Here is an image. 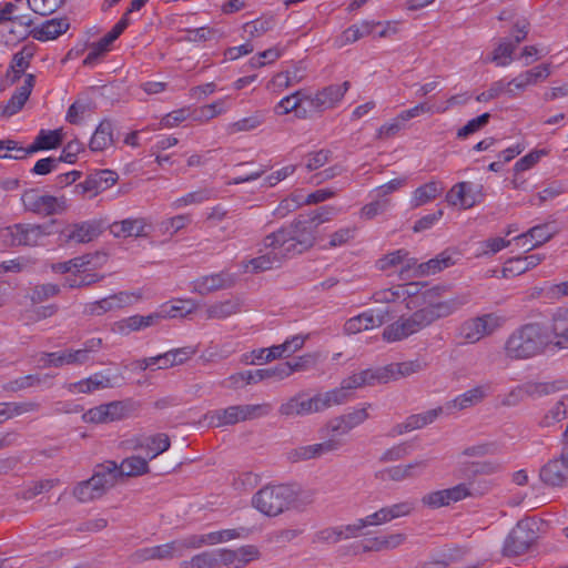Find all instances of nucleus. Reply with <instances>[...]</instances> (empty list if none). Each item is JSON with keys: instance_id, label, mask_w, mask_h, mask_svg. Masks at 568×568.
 I'll return each instance as SVG.
<instances>
[{"instance_id": "obj_16", "label": "nucleus", "mask_w": 568, "mask_h": 568, "mask_svg": "<svg viewBox=\"0 0 568 568\" xmlns=\"http://www.w3.org/2000/svg\"><path fill=\"white\" fill-rule=\"evenodd\" d=\"M389 317L390 313L387 308L367 310L347 320L344 324V332L348 335H353L379 327L389 320Z\"/></svg>"}, {"instance_id": "obj_27", "label": "nucleus", "mask_w": 568, "mask_h": 568, "mask_svg": "<svg viewBox=\"0 0 568 568\" xmlns=\"http://www.w3.org/2000/svg\"><path fill=\"white\" fill-rule=\"evenodd\" d=\"M266 379L283 381L278 365L270 368L240 372L229 377L230 386L232 387H239L241 384H256Z\"/></svg>"}, {"instance_id": "obj_39", "label": "nucleus", "mask_w": 568, "mask_h": 568, "mask_svg": "<svg viewBox=\"0 0 568 568\" xmlns=\"http://www.w3.org/2000/svg\"><path fill=\"white\" fill-rule=\"evenodd\" d=\"M34 77L32 74H28L24 78L23 83L17 88L16 92L12 94L11 99L6 104L2 113L6 116H11L18 113L29 99L31 91L34 87Z\"/></svg>"}, {"instance_id": "obj_62", "label": "nucleus", "mask_w": 568, "mask_h": 568, "mask_svg": "<svg viewBox=\"0 0 568 568\" xmlns=\"http://www.w3.org/2000/svg\"><path fill=\"white\" fill-rule=\"evenodd\" d=\"M191 219L187 214H179L172 217L164 219L158 225L159 231L162 235L173 236L179 231L183 230L190 224Z\"/></svg>"}, {"instance_id": "obj_17", "label": "nucleus", "mask_w": 568, "mask_h": 568, "mask_svg": "<svg viewBox=\"0 0 568 568\" xmlns=\"http://www.w3.org/2000/svg\"><path fill=\"white\" fill-rule=\"evenodd\" d=\"M342 442L336 438H329L323 443L298 446L286 452L285 456L290 463H302L317 459L325 454L338 450Z\"/></svg>"}, {"instance_id": "obj_34", "label": "nucleus", "mask_w": 568, "mask_h": 568, "mask_svg": "<svg viewBox=\"0 0 568 568\" xmlns=\"http://www.w3.org/2000/svg\"><path fill=\"white\" fill-rule=\"evenodd\" d=\"M304 102L308 103L307 92L298 90L291 95L284 97L275 105L274 111L278 115H285L291 112H295L297 118L305 119L308 116V112L302 106Z\"/></svg>"}, {"instance_id": "obj_61", "label": "nucleus", "mask_w": 568, "mask_h": 568, "mask_svg": "<svg viewBox=\"0 0 568 568\" xmlns=\"http://www.w3.org/2000/svg\"><path fill=\"white\" fill-rule=\"evenodd\" d=\"M212 191L209 189H201L197 191L190 192L171 203L173 210H180L189 205L201 204L212 199Z\"/></svg>"}, {"instance_id": "obj_22", "label": "nucleus", "mask_w": 568, "mask_h": 568, "mask_svg": "<svg viewBox=\"0 0 568 568\" xmlns=\"http://www.w3.org/2000/svg\"><path fill=\"white\" fill-rule=\"evenodd\" d=\"M101 234V225L97 221H84L65 226L60 237L64 243H89Z\"/></svg>"}, {"instance_id": "obj_59", "label": "nucleus", "mask_w": 568, "mask_h": 568, "mask_svg": "<svg viewBox=\"0 0 568 568\" xmlns=\"http://www.w3.org/2000/svg\"><path fill=\"white\" fill-rule=\"evenodd\" d=\"M517 45L511 41H507L504 39L494 49L491 54L487 58V61L494 62L498 67H506L511 63L513 53Z\"/></svg>"}, {"instance_id": "obj_30", "label": "nucleus", "mask_w": 568, "mask_h": 568, "mask_svg": "<svg viewBox=\"0 0 568 568\" xmlns=\"http://www.w3.org/2000/svg\"><path fill=\"white\" fill-rule=\"evenodd\" d=\"M378 368L382 383L387 384L389 382L419 373L423 371L424 366L419 361H408L402 363H390Z\"/></svg>"}, {"instance_id": "obj_37", "label": "nucleus", "mask_w": 568, "mask_h": 568, "mask_svg": "<svg viewBox=\"0 0 568 568\" xmlns=\"http://www.w3.org/2000/svg\"><path fill=\"white\" fill-rule=\"evenodd\" d=\"M92 478L99 481L97 484L103 494L114 487L122 479L121 471L118 469V464L112 460H108L98 465L92 475Z\"/></svg>"}, {"instance_id": "obj_55", "label": "nucleus", "mask_w": 568, "mask_h": 568, "mask_svg": "<svg viewBox=\"0 0 568 568\" xmlns=\"http://www.w3.org/2000/svg\"><path fill=\"white\" fill-rule=\"evenodd\" d=\"M219 549L213 551L200 552L189 560L180 562V568H217L220 567L219 561Z\"/></svg>"}, {"instance_id": "obj_58", "label": "nucleus", "mask_w": 568, "mask_h": 568, "mask_svg": "<svg viewBox=\"0 0 568 568\" xmlns=\"http://www.w3.org/2000/svg\"><path fill=\"white\" fill-rule=\"evenodd\" d=\"M59 293V285L53 283H43L30 287L27 297L32 304H40L57 296Z\"/></svg>"}, {"instance_id": "obj_48", "label": "nucleus", "mask_w": 568, "mask_h": 568, "mask_svg": "<svg viewBox=\"0 0 568 568\" xmlns=\"http://www.w3.org/2000/svg\"><path fill=\"white\" fill-rule=\"evenodd\" d=\"M317 361V353H308L295 358L292 362L278 364L282 378L285 379L295 372H305L310 368H313L316 365Z\"/></svg>"}, {"instance_id": "obj_29", "label": "nucleus", "mask_w": 568, "mask_h": 568, "mask_svg": "<svg viewBox=\"0 0 568 568\" xmlns=\"http://www.w3.org/2000/svg\"><path fill=\"white\" fill-rule=\"evenodd\" d=\"M70 28L67 18H53L43 21L39 26H34L30 30V36L38 41L54 40L65 33Z\"/></svg>"}, {"instance_id": "obj_15", "label": "nucleus", "mask_w": 568, "mask_h": 568, "mask_svg": "<svg viewBox=\"0 0 568 568\" xmlns=\"http://www.w3.org/2000/svg\"><path fill=\"white\" fill-rule=\"evenodd\" d=\"M535 540V531L529 521H519L504 544V555L508 557L525 554Z\"/></svg>"}, {"instance_id": "obj_38", "label": "nucleus", "mask_w": 568, "mask_h": 568, "mask_svg": "<svg viewBox=\"0 0 568 568\" xmlns=\"http://www.w3.org/2000/svg\"><path fill=\"white\" fill-rule=\"evenodd\" d=\"M112 386L110 377L100 372L82 381L69 383L65 385V388L71 394H90L94 390L110 388Z\"/></svg>"}, {"instance_id": "obj_4", "label": "nucleus", "mask_w": 568, "mask_h": 568, "mask_svg": "<svg viewBox=\"0 0 568 568\" xmlns=\"http://www.w3.org/2000/svg\"><path fill=\"white\" fill-rule=\"evenodd\" d=\"M271 409L272 406L267 403L233 405L207 412L204 415V420L211 427H222L266 416Z\"/></svg>"}, {"instance_id": "obj_6", "label": "nucleus", "mask_w": 568, "mask_h": 568, "mask_svg": "<svg viewBox=\"0 0 568 568\" xmlns=\"http://www.w3.org/2000/svg\"><path fill=\"white\" fill-rule=\"evenodd\" d=\"M18 6L9 2L0 10V42L11 45L30 36V16L18 14Z\"/></svg>"}, {"instance_id": "obj_1", "label": "nucleus", "mask_w": 568, "mask_h": 568, "mask_svg": "<svg viewBox=\"0 0 568 568\" xmlns=\"http://www.w3.org/2000/svg\"><path fill=\"white\" fill-rule=\"evenodd\" d=\"M469 301L466 294L445 296V290L432 287L418 294L416 302L420 306L408 316H400L383 331V339L388 343L399 342L428 327L434 322L448 317Z\"/></svg>"}, {"instance_id": "obj_51", "label": "nucleus", "mask_w": 568, "mask_h": 568, "mask_svg": "<svg viewBox=\"0 0 568 568\" xmlns=\"http://www.w3.org/2000/svg\"><path fill=\"white\" fill-rule=\"evenodd\" d=\"M171 442L166 434H155L140 442L138 447L145 450L150 459L158 457L160 454L170 448Z\"/></svg>"}, {"instance_id": "obj_40", "label": "nucleus", "mask_w": 568, "mask_h": 568, "mask_svg": "<svg viewBox=\"0 0 568 568\" xmlns=\"http://www.w3.org/2000/svg\"><path fill=\"white\" fill-rule=\"evenodd\" d=\"M407 540L405 532H389L367 540L365 549L368 551H390L402 547Z\"/></svg>"}, {"instance_id": "obj_20", "label": "nucleus", "mask_w": 568, "mask_h": 568, "mask_svg": "<svg viewBox=\"0 0 568 568\" xmlns=\"http://www.w3.org/2000/svg\"><path fill=\"white\" fill-rule=\"evenodd\" d=\"M237 282V276L229 271H221L209 275L197 277L192 283L194 292L201 295H207L215 291L233 287Z\"/></svg>"}, {"instance_id": "obj_44", "label": "nucleus", "mask_w": 568, "mask_h": 568, "mask_svg": "<svg viewBox=\"0 0 568 568\" xmlns=\"http://www.w3.org/2000/svg\"><path fill=\"white\" fill-rule=\"evenodd\" d=\"M375 29V21L364 20L359 24H352L336 38L335 45L343 48L347 44L354 43L366 36L373 34Z\"/></svg>"}, {"instance_id": "obj_32", "label": "nucleus", "mask_w": 568, "mask_h": 568, "mask_svg": "<svg viewBox=\"0 0 568 568\" xmlns=\"http://www.w3.org/2000/svg\"><path fill=\"white\" fill-rule=\"evenodd\" d=\"M159 323V316L154 313L149 315H132L118 321L113 325V332L120 335H129L132 332H138Z\"/></svg>"}, {"instance_id": "obj_11", "label": "nucleus", "mask_w": 568, "mask_h": 568, "mask_svg": "<svg viewBox=\"0 0 568 568\" xmlns=\"http://www.w3.org/2000/svg\"><path fill=\"white\" fill-rule=\"evenodd\" d=\"M503 325V320L495 314H485L467 320L460 326V336L470 344L491 335Z\"/></svg>"}, {"instance_id": "obj_60", "label": "nucleus", "mask_w": 568, "mask_h": 568, "mask_svg": "<svg viewBox=\"0 0 568 568\" xmlns=\"http://www.w3.org/2000/svg\"><path fill=\"white\" fill-rule=\"evenodd\" d=\"M308 337V334H296L290 336L282 344L276 345L273 353H275V356H282L283 358L288 357L302 349Z\"/></svg>"}, {"instance_id": "obj_53", "label": "nucleus", "mask_w": 568, "mask_h": 568, "mask_svg": "<svg viewBox=\"0 0 568 568\" xmlns=\"http://www.w3.org/2000/svg\"><path fill=\"white\" fill-rule=\"evenodd\" d=\"M316 395L321 412L333 406L342 405L351 398L349 393L344 388L342 383L338 387L334 389H331L325 393H318Z\"/></svg>"}, {"instance_id": "obj_7", "label": "nucleus", "mask_w": 568, "mask_h": 568, "mask_svg": "<svg viewBox=\"0 0 568 568\" xmlns=\"http://www.w3.org/2000/svg\"><path fill=\"white\" fill-rule=\"evenodd\" d=\"M21 201L26 211L43 217L61 215L69 209L64 196H54L39 190L24 191Z\"/></svg>"}, {"instance_id": "obj_31", "label": "nucleus", "mask_w": 568, "mask_h": 568, "mask_svg": "<svg viewBox=\"0 0 568 568\" xmlns=\"http://www.w3.org/2000/svg\"><path fill=\"white\" fill-rule=\"evenodd\" d=\"M540 479L551 487L565 486L568 481V468L564 459L559 456L544 465L540 469Z\"/></svg>"}, {"instance_id": "obj_35", "label": "nucleus", "mask_w": 568, "mask_h": 568, "mask_svg": "<svg viewBox=\"0 0 568 568\" xmlns=\"http://www.w3.org/2000/svg\"><path fill=\"white\" fill-rule=\"evenodd\" d=\"M344 388L352 395V392L365 386H375L383 384L381 378L379 368H367L361 372L353 373L341 382Z\"/></svg>"}, {"instance_id": "obj_19", "label": "nucleus", "mask_w": 568, "mask_h": 568, "mask_svg": "<svg viewBox=\"0 0 568 568\" xmlns=\"http://www.w3.org/2000/svg\"><path fill=\"white\" fill-rule=\"evenodd\" d=\"M278 412L283 416L294 418L320 413L321 408L317 402V395L310 397L306 393L300 392L283 403Z\"/></svg>"}, {"instance_id": "obj_57", "label": "nucleus", "mask_w": 568, "mask_h": 568, "mask_svg": "<svg viewBox=\"0 0 568 568\" xmlns=\"http://www.w3.org/2000/svg\"><path fill=\"white\" fill-rule=\"evenodd\" d=\"M264 122V116L261 112L240 119L226 125V132L230 135L241 132H250L257 129Z\"/></svg>"}, {"instance_id": "obj_54", "label": "nucleus", "mask_w": 568, "mask_h": 568, "mask_svg": "<svg viewBox=\"0 0 568 568\" xmlns=\"http://www.w3.org/2000/svg\"><path fill=\"white\" fill-rule=\"evenodd\" d=\"M118 469L121 471V478L136 477L149 473V465L145 458L140 456H130L118 465Z\"/></svg>"}, {"instance_id": "obj_23", "label": "nucleus", "mask_w": 568, "mask_h": 568, "mask_svg": "<svg viewBox=\"0 0 568 568\" xmlns=\"http://www.w3.org/2000/svg\"><path fill=\"white\" fill-rule=\"evenodd\" d=\"M260 550L253 545L242 546L236 549H219L220 566L227 568H243L260 558Z\"/></svg>"}, {"instance_id": "obj_10", "label": "nucleus", "mask_w": 568, "mask_h": 568, "mask_svg": "<svg viewBox=\"0 0 568 568\" xmlns=\"http://www.w3.org/2000/svg\"><path fill=\"white\" fill-rule=\"evenodd\" d=\"M416 258L409 252L399 248L389 252L376 261V268L382 272H397L398 278L407 281L415 278Z\"/></svg>"}, {"instance_id": "obj_52", "label": "nucleus", "mask_w": 568, "mask_h": 568, "mask_svg": "<svg viewBox=\"0 0 568 568\" xmlns=\"http://www.w3.org/2000/svg\"><path fill=\"white\" fill-rule=\"evenodd\" d=\"M196 305L192 300H179L171 305H162L160 311L155 312L159 316V322L164 318L183 317L192 313Z\"/></svg>"}, {"instance_id": "obj_45", "label": "nucleus", "mask_w": 568, "mask_h": 568, "mask_svg": "<svg viewBox=\"0 0 568 568\" xmlns=\"http://www.w3.org/2000/svg\"><path fill=\"white\" fill-rule=\"evenodd\" d=\"M64 134L62 129L45 131L41 130L33 143L28 148H24V151L28 152V156L34 152L40 150H50L59 146L63 141Z\"/></svg>"}, {"instance_id": "obj_28", "label": "nucleus", "mask_w": 568, "mask_h": 568, "mask_svg": "<svg viewBox=\"0 0 568 568\" xmlns=\"http://www.w3.org/2000/svg\"><path fill=\"white\" fill-rule=\"evenodd\" d=\"M557 233L558 230L554 224L546 223L529 229L526 233L516 236L515 241H517L523 247H526L527 251H530L534 247L546 243Z\"/></svg>"}, {"instance_id": "obj_36", "label": "nucleus", "mask_w": 568, "mask_h": 568, "mask_svg": "<svg viewBox=\"0 0 568 568\" xmlns=\"http://www.w3.org/2000/svg\"><path fill=\"white\" fill-rule=\"evenodd\" d=\"M92 478L99 481L97 484L103 494L114 487L122 479L121 471L118 469V464L112 460H108L98 465L92 475Z\"/></svg>"}, {"instance_id": "obj_12", "label": "nucleus", "mask_w": 568, "mask_h": 568, "mask_svg": "<svg viewBox=\"0 0 568 568\" xmlns=\"http://www.w3.org/2000/svg\"><path fill=\"white\" fill-rule=\"evenodd\" d=\"M47 235L42 225L19 223L7 227L2 237L10 246H36Z\"/></svg>"}, {"instance_id": "obj_63", "label": "nucleus", "mask_w": 568, "mask_h": 568, "mask_svg": "<svg viewBox=\"0 0 568 568\" xmlns=\"http://www.w3.org/2000/svg\"><path fill=\"white\" fill-rule=\"evenodd\" d=\"M442 412H443V408L437 407V408H433V409H429V410H426V412H423L419 414H414V415L408 416L406 418V422L409 427V430L413 432L416 429H420V428L434 423L438 418V416L442 414Z\"/></svg>"}, {"instance_id": "obj_24", "label": "nucleus", "mask_w": 568, "mask_h": 568, "mask_svg": "<svg viewBox=\"0 0 568 568\" xmlns=\"http://www.w3.org/2000/svg\"><path fill=\"white\" fill-rule=\"evenodd\" d=\"M151 229L152 224L146 217H129L110 225L115 237H148Z\"/></svg>"}, {"instance_id": "obj_8", "label": "nucleus", "mask_w": 568, "mask_h": 568, "mask_svg": "<svg viewBox=\"0 0 568 568\" xmlns=\"http://www.w3.org/2000/svg\"><path fill=\"white\" fill-rule=\"evenodd\" d=\"M481 494L474 481L460 483L449 488L433 490L420 498L424 507L438 509L450 504L462 501L466 498H474Z\"/></svg>"}, {"instance_id": "obj_14", "label": "nucleus", "mask_w": 568, "mask_h": 568, "mask_svg": "<svg viewBox=\"0 0 568 568\" xmlns=\"http://www.w3.org/2000/svg\"><path fill=\"white\" fill-rule=\"evenodd\" d=\"M141 298L142 295L136 292H119L99 301L85 304L83 312L91 316H101L108 312L133 305Z\"/></svg>"}, {"instance_id": "obj_33", "label": "nucleus", "mask_w": 568, "mask_h": 568, "mask_svg": "<svg viewBox=\"0 0 568 568\" xmlns=\"http://www.w3.org/2000/svg\"><path fill=\"white\" fill-rule=\"evenodd\" d=\"M568 311L564 308H559L552 316V324L550 334V347H555L557 349H568V322H567Z\"/></svg>"}, {"instance_id": "obj_26", "label": "nucleus", "mask_w": 568, "mask_h": 568, "mask_svg": "<svg viewBox=\"0 0 568 568\" xmlns=\"http://www.w3.org/2000/svg\"><path fill=\"white\" fill-rule=\"evenodd\" d=\"M550 75V65L541 64L534 69L527 70L516 78L507 82V94L516 95V91H524L527 87L534 85L539 81L546 80Z\"/></svg>"}, {"instance_id": "obj_2", "label": "nucleus", "mask_w": 568, "mask_h": 568, "mask_svg": "<svg viewBox=\"0 0 568 568\" xmlns=\"http://www.w3.org/2000/svg\"><path fill=\"white\" fill-rule=\"evenodd\" d=\"M550 334L537 323L521 325L504 344V354L510 361H525L536 357L550 347Z\"/></svg>"}, {"instance_id": "obj_13", "label": "nucleus", "mask_w": 568, "mask_h": 568, "mask_svg": "<svg viewBox=\"0 0 568 568\" xmlns=\"http://www.w3.org/2000/svg\"><path fill=\"white\" fill-rule=\"evenodd\" d=\"M349 85V82L345 81L341 84H331L325 87L313 94L307 93L311 110L317 113H323L336 108L348 91Z\"/></svg>"}, {"instance_id": "obj_49", "label": "nucleus", "mask_w": 568, "mask_h": 568, "mask_svg": "<svg viewBox=\"0 0 568 568\" xmlns=\"http://www.w3.org/2000/svg\"><path fill=\"white\" fill-rule=\"evenodd\" d=\"M444 191V186L440 182L430 181L417 187L412 195V205L414 207L422 206L433 200Z\"/></svg>"}, {"instance_id": "obj_3", "label": "nucleus", "mask_w": 568, "mask_h": 568, "mask_svg": "<svg viewBox=\"0 0 568 568\" xmlns=\"http://www.w3.org/2000/svg\"><path fill=\"white\" fill-rule=\"evenodd\" d=\"M315 236L305 222L297 221L271 233L268 244H278L288 257L302 254L314 245Z\"/></svg>"}, {"instance_id": "obj_18", "label": "nucleus", "mask_w": 568, "mask_h": 568, "mask_svg": "<svg viewBox=\"0 0 568 568\" xmlns=\"http://www.w3.org/2000/svg\"><path fill=\"white\" fill-rule=\"evenodd\" d=\"M483 197V185H474L470 182H459L446 194L448 204L464 210L475 206Z\"/></svg>"}, {"instance_id": "obj_56", "label": "nucleus", "mask_w": 568, "mask_h": 568, "mask_svg": "<svg viewBox=\"0 0 568 568\" xmlns=\"http://www.w3.org/2000/svg\"><path fill=\"white\" fill-rule=\"evenodd\" d=\"M92 477L88 480L79 483L74 489V497L81 503H90L102 497L104 494Z\"/></svg>"}, {"instance_id": "obj_5", "label": "nucleus", "mask_w": 568, "mask_h": 568, "mask_svg": "<svg viewBox=\"0 0 568 568\" xmlns=\"http://www.w3.org/2000/svg\"><path fill=\"white\" fill-rule=\"evenodd\" d=\"M295 497L288 485L265 486L253 496L252 505L266 516H277L288 509Z\"/></svg>"}, {"instance_id": "obj_25", "label": "nucleus", "mask_w": 568, "mask_h": 568, "mask_svg": "<svg viewBox=\"0 0 568 568\" xmlns=\"http://www.w3.org/2000/svg\"><path fill=\"white\" fill-rule=\"evenodd\" d=\"M490 386L488 384L477 385L465 393L458 395L454 399L445 404V409L448 413H455L470 408L481 403L489 394Z\"/></svg>"}, {"instance_id": "obj_43", "label": "nucleus", "mask_w": 568, "mask_h": 568, "mask_svg": "<svg viewBox=\"0 0 568 568\" xmlns=\"http://www.w3.org/2000/svg\"><path fill=\"white\" fill-rule=\"evenodd\" d=\"M544 256L540 254H531L527 256L513 257L506 261L501 270L503 277L517 276L524 274L530 268L536 267Z\"/></svg>"}, {"instance_id": "obj_64", "label": "nucleus", "mask_w": 568, "mask_h": 568, "mask_svg": "<svg viewBox=\"0 0 568 568\" xmlns=\"http://www.w3.org/2000/svg\"><path fill=\"white\" fill-rule=\"evenodd\" d=\"M415 503L413 500H403L383 507L387 521L408 517L415 511Z\"/></svg>"}, {"instance_id": "obj_46", "label": "nucleus", "mask_w": 568, "mask_h": 568, "mask_svg": "<svg viewBox=\"0 0 568 568\" xmlns=\"http://www.w3.org/2000/svg\"><path fill=\"white\" fill-rule=\"evenodd\" d=\"M195 354L191 346L174 348L156 356L158 368L165 369L187 362Z\"/></svg>"}, {"instance_id": "obj_42", "label": "nucleus", "mask_w": 568, "mask_h": 568, "mask_svg": "<svg viewBox=\"0 0 568 568\" xmlns=\"http://www.w3.org/2000/svg\"><path fill=\"white\" fill-rule=\"evenodd\" d=\"M242 311V302L237 297L217 301L206 306L205 317L207 320H225L239 314Z\"/></svg>"}, {"instance_id": "obj_41", "label": "nucleus", "mask_w": 568, "mask_h": 568, "mask_svg": "<svg viewBox=\"0 0 568 568\" xmlns=\"http://www.w3.org/2000/svg\"><path fill=\"white\" fill-rule=\"evenodd\" d=\"M454 264L455 260L453 257V253L449 251H444L425 263H418L416 261L415 277L434 275L447 267L453 266Z\"/></svg>"}, {"instance_id": "obj_9", "label": "nucleus", "mask_w": 568, "mask_h": 568, "mask_svg": "<svg viewBox=\"0 0 568 568\" xmlns=\"http://www.w3.org/2000/svg\"><path fill=\"white\" fill-rule=\"evenodd\" d=\"M270 237L271 233L262 240L258 248L261 254L258 256L242 261L241 265L244 273L257 274L261 272L271 271L273 268L280 267L287 258L285 253L282 251V247H278V244L271 245L266 243Z\"/></svg>"}, {"instance_id": "obj_21", "label": "nucleus", "mask_w": 568, "mask_h": 568, "mask_svg": "<svg viewBox=\"0 0 568 568\" xmlns=\"http://www.w3.org/2000/svg\"><path fill=\"white\" fill-rule=\"evenodd\" d=\"M118 180V174L110 170H101L90 174L83 182L78 183L75 192L89 197L97 196L102 191L111 187Z\"/></svg>"}, {"instance_id": "obj_50", "label": "nucleus", "mask_w": 568, "mask_h": 568, "mask_svg": "<svg viewBox=\"0 0 568 568\" xmlns=\"http://www.w3.org/2000/svg\"><path fill=\"white\" fill-rule=\"evenodd\" d=\"M113 142L114 139L112 123L108 120H104L95 129L89 146L92 151H103L111 146Z\"/></svg>"}, {"instance_id": "obj_47", "label": "nucleus", "mask_w": 568, "mask_h": 568, "mask_svg": "<svg viewBox=\"0 0 568 568\" xmlns=\"http://www.w3.org/2000/svg\"><path fill=\"white\" fill-rule=\"evenodd\" d=\"M39 409L40 404L33 400L0 403V423L23 414L38 412Z\"/></svg>"}]
</instances>
